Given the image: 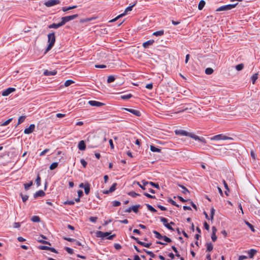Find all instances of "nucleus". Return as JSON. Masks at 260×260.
Listing matches in <instances>:
<instances>
[{"label":"nucleus","instance_id":"nucleus-1","mask_svg":"<svg viewBox=\"0 0 260 260\" xmlns=\"http://www.w3.org/2000/svg\"><path fill=\"white\" fill-rule=\"evenodd\" d=\"M48 42L49 44L45 51V53H46L52 49L55 42V36L54 32L50 33L48 35Z\"/></svg>","mask_w":260,"mask_h":260},{"label":"nucleus","instance_id":"nucleus-2","mask_svg":"<svg viewBox=\"0 0 260 260\" xmlns=\"http://www.w3.org/2000/svg\"><path fill=\"white\" fill-rule=\"evenodd\" d=\"M111 234L110 232H103L102 231H97L95 233L96 236L98 238H101L102 239H104V238L107 237V239L112 240L116 235L115 234L109 236Z\"/></svg>","mask_w":260,"mask_h":260},{"label":"nucleus","instance_id":"nucleus-3","mask_svg":"<svg viewBox=\"0 0 260 260\" xmlns=\"http://www.w3.org/2000/svg\"><path fill=\"white\" fill-rule=\"evenodd\" d=\"M237 4L238 3L222 6L218 8L216 10V11H227L231 10L232 9L234 8L237 5Z\"/></svg>","mask_w":260,"mask_h":260},{"label":"nucleus","instance_id":"nucleus-4","mask_svg":"<svg viewBox=\"0 0 260 260\" xmlns=\"http://www.w3.org/2000/svg\"><path fill=\"white\" fill-rule=\"evenodd\" d=\"M211 140H233L231 137H227L223 135L222 134H219L217 135L214 136L210 138Z\"/></svg>","mask_w":260,"mask_h":260},{"label":"nucleus","instance_id":"nucleus-5","mask_svg":"<svg viewBox=\"0 0 260 260\" xmlns=\"http://www.w3.org/2000/svg\"><path fill=\"white\" fill-rule=\"evenodd\" d=\"M78 16V14H74V15H71V16L63 17L61 18V21L63 25H64L67 22L77 18Z\"/></svg>","mask_w":260,"mask_h":260},{"label":"nucleus","instance_id":"nucleus-6","mask_svg":"<svg viewBox=\"0 0 260 260\" xmlns=\"http://www.w3.org/2000/svg\"><path fill=\"white\" fill-rule=\"evenodd\" d=\"M135 5V4H134V5H132V6H128V7H127V8L125 9V11H124V13H122V14H120V15H118V16H117L116 18H115L114 19H112V20H110V22H114V21H116L118 19H119V18H120V17H121L127 14V13L128 12H129V11H131L132 10V8H133V7Z\"/></svg>","mask_w":260,"mask_h":260},{"label":"nucleus","instance_id":"nucleus-7","mask_svg":"<svg viewBox=\"0 0 260 260\" xmlns=\"http://www.w3.org/2000/svg\"><path fill=\"white\" fill-rule=\"evenodd\" d=\"M175 133L177 135L188 136L191 138L193 133H190L183 129H177L175 131Z\"/></svg>","mask_w":260,"mask_h":260},{"label":"nucleus","instance_id":"nucleus-8","mask_svg":"<svg viewBox=\"0 0 260 260\" xmlns=\"http://www.w3.org/2000/svg\"><path fill=\"white\" fill-rule=\"evenodd\" d=\"M60 3L59 0H49L45 3V5L47 7H50Z\"/></svg>","mask_w":260,"mask_h":260},{"label":"nucleus","instance_id":"nucleus-9","mask_svg":"<svg viewBox=\"0 0 260 260\" xmlns=\"http://www.w3.org/2000/svg\"><path fill=\"white\" fill-rule=\"evenodd\" d=\"M35 128V125L34 124H31L29 125V126L27 128H26L24 131V133L25 134H30L32 133Z\"/></svg>","mask_w":260,"mask_h":260},{"label":"nucleus","instance_id":"nucleus-10","mask_svg":"<svg viewBox=\"0 0 260 260\" xmlns=\"http://www.w3.org/2000/svg\"><path fill=\"white\" fill-rule=\"evenodd\" d=\"M122 109L124 110L125 111H128L137 116H141V113L138 110L133 109H128V108H123Z\"/></svg>","mask_w":260,"mask_h":260},{"label":"nucleus","instance_id":"nucleus-11","mask_svg":"<svg viewBox=\"0 0 260 260\" xmlns=\"http://www.w3.org/2000/svg\"><path fill=\"white\" fill-rule=\"evenodd\" d=\"M16 90L15 88L12 87H9L6 90H4L2 92V95L6 96L9 95L11 93L15 91Z\"/></svg>","mask_w":260,"mask_h":260},{"label":"nucleus","instance_id":"nucleus-12","mask_svg":"<svg viewBox=\"0 0 260 260\" xmlns=\"http://www.w3.org/2000/svg\"><path fill=\"white\" fill-rule=\"evenodd\" d=\"M88 104L91 106L101 107L105 105L104 103L96 101H89Z\"/></svg>","mask_w":260,"mask_h":260},{"label":"nucleus","instance_id":"nucleus-13","mask_svg":"<svg viewBox=\"0 0 260 260\" xmlns=\"http://www.w3.org/2000/svg\"><path fill=\"white\" fill-rule=\"evenodd\" d=\"M191 138L196 140L200 141V142L203 143L204 144L206 143V141L205 138H204L203 137L200 138L199 136L194 135V134H192V135L191 136Z\"/></svg>","mask_w":260,"mask_h":260},{"label":"nucleus","instance_id":"nucleus-14","mask_svg":"<svg viewBox=\"0 0 260 260\" xmlns=\"http://www.w3.org/2000/svg\"><path fill=\"white\" fill-rule=\"evenodd\" d=\"M142 182L144 185H146L149 184L151 186L154 187L155 188H159V185L158 183H154L152 182H148L145 180H142Z\"/></svg>","mask_w":260,"mask_h":260},{"label":"nucleus","instance_id":"nucleus-15","mask_svg":"<svg viewBox=\"0 0 260 260\" xmlns=\"http://www.w3.org/2000/svg\"><path fill=\"white\" fill-rule=\"evenodd\" d=\"M45 193L44 191L42 190H39L37 191L34 194V198L36 199L38 197H43L45 196Z\"/></svg>","mask_w":260,"mask_h":260},{"label":"nucleus","instance_id":"nucleus-16","mask_svg":"<svg viewBox=\"0 0 260 260\" xmlns=\"http://www.w3.org/2000/svg\"><path fill=\"white\" fill-rule=\"evenodd\" d=\"M78 148L80 150L83 151L86 148V145L85 144V142L83 140L80 141L78 145Z\"/></svg>","mask_w":260,"mask_h":260},{"label":"nucleus","instance_id":"nucleus-17","mask_svg":"<svg viewBox=\"0 0 260 260\" xmlns=\"http://www.w3.org/2000/svg\"><path fill=\"white\" fill-rule=\"evenodd\" d=\"M154 42V41L153 40H150L143 43L142 46L144 48H147L149 46L153 45Z\"/></svg>","mask_w":260,"mask_h":260},{"label":"nucleus","instance_id":"nucleus-18","mask_svg":"<svg viewBox=\"0 0 260 260\" xmlns=\"http://www.w3.org/2000/svg\"><path fill=\"white\" fill-rule=\"evenodd\" d=\"M57 73V71L54 70V71H48L47 70H45L44 72V75L45 76H53L56 75Z\"/></svg>","mask_w":260,"mask_h":260},{"label":"nucleus","instance_id":"nucleus-19","mask_svg":"<svg viewBox=\"0 0 260 260\" xmlns=\"http://www.w3.org/2000/svg\"><path fill=\"white\" fill-rule=\"evenodd\" d=\"M63 24L61 22V21H60L59 23L56 24V23H52L50 25H49L48 26V27L49 28H57L60 26H63Z\"/></svg>","mask_w":260,"mask_h":260},{"label":"nucleus","instance_id":"nucleus-20","mask_svg":"<svg viewBox=\"0 0 260 260\" xmlns=\"http://www.w3.org/2000/svg\"><path fill=\"white\" fill-rule=\"evenodd\" d=\"M256 250L253 249H251L248 252V256L250 258H252L256 253Z\"/></svg>","mask_w":260,"mask_h":260},{"label":"nucleus","instance_id":"nucleus-21","mask_svg":"<svg viewBox=\"0 0 260 260\" xmlns=\"http://www.w3.org/2000/svg\"><path fill=\"white\" fill-rule=\"evenodd\" d=\"M84 191L86 194H88L90 192V184L88 183H85Z\"/></svg>","mask_w":260,"mask_h":260},{"label":"nucleus","instance_id":"nucleus-22","mask_svg":"<svg viewBox=\"0 0 260 260\" xmlns=\"http://www.w3.org/2000/svg\"><path fill=\"white\" fill-rule=\"evenodd\" d=\"M205 2L204 0H201L199 4L198 9L199 10H202L205 5Z\"/></svg>","mask_w":260,"mask_h":260},{"label":"nucleus","instance_id":"nucleus-23","mask_svg":"<svg viewBox=\"0 0 260 260\" xmlns=\"http://www.w3.org/2000/svg\"><path fill=\"white\" fill-rule=\"evenodd\" d=\"M206 251H211L213 250V245L211 243H206Z\"/></svg>","mask_w":260,"mask_h":260},{"label":"nucleus","instance_id":"nucleus-24","mask_svg":"<svg viewBox=\"0 0 260 260\" xmlns=\"http://www.w3.org/2000/svg\"><path fill=\"white\" fill-rule=\"evenodd\" d=\"M164 35V30H160L158 31H155L153 33V36H161Z\"/></svg>","mask_w":260,"mask_h":260},{"label":"nucleus","instance_id":"nucleus-25","mask_svg":"<svg viewBox=\"0 0 260 260\" xmlns=\"http://www.w3.org/2000/svg\"><path fill=\"white\" fill-rule=\"evenodd\" d=\"M150 150L152 152H160L161 150L158 148H156L153 145H150Z\"/></svg>","mask_w":260,"mask_h":260},{"label":"nucleus","instance_id":"nucleus-26","mask_svg":"<svg viewBox=\"0 0 260 260\" xmlns=\"http://www.w3.org/2000/svg\"><path fill=\"white\" fill-rule=\"evenodd\" d=\"M140 205H137L133 206L131 208L132 211H133L135 213H137L138 212V209L140 208Z\"/></svg>","mask_w":260,"mask_h":260},{"label":"nucleus","instance_id":"nucleus-27","mask_svg":"<svg viewBox=\"0 0 260 260\" xmlns=\"http://www.w3.org/2000/svg\"><path fill=\"white\" fill-rule=\"evenodd\" d=\"M153 233L155 234V237L159 240H161L163 238V236H162L159 232L156 231H153Z\"/></svg>","mask_w":260,"mask_h":260},{"label":"nucleus","instance_id":"nucleus-28","mask_svg":"<svg viewBox=\"0 0 260 260\" xmlns=\"http://www.w3.org/2000/svg\"><path fill=\"white\" fill-rule=\"evenodd\" d=\"M77 7V6H73L72 7H63L62 8V10L63 12H66L67 11H69V10H72V9H75Z\"/></svg>","mask_w":260,"mask_h":260},{"label":"nucleus","instance_id":"nucleus-29","mask_svg":"<svg viewBox=\"0 0 260 260\" xmlns=\"http://www.w3.org/2000/svg\"><path fill=\"white\" fill-rule=\"evenodd\" d=\"M133 96L132 94H127L125 95H122L121 96V99L124 100H128Z\"/></svg>","mask_w":260,"mask_h":260},{"label":"nucleus","instance_id":"nucleus-30","mask_svg":"<svg viewBox=\"0 0 260 260\" xmlns=\"http://www.w3.org/2000/svg\"><path fill=\"white\" fill-rule=\"evenodd\" d=\"M146 206L149 211H150L152 212H156L157 211L156 209H155L152 206H151L149 204H146Z\"/></svg>","mask_w":260,"mask_h":260},{"label":"nucleus","instance_id":"nucleus-31","mask_svg":"<svg viewBox=\"0 0 260 260\" xmlns=\"http://www.w3.org/2000/svg\"><path fill=\"white\" fill-rule=\"evenodd\" d=\"M31 221L35 222H38L40 221V218L38 216H33L31 218Z\"/></svg>","mask_w":260,"mask_h":260},{"label":"nucleus","instance_id":"nucleus-32","mask_svg":"<svg viewBox=\"0 0 260 260\" xmlns=\"http://www.w3.org/2000/svg\"><path fill=\"white\" fill-rule=\"evenodd\" d=\"M139 244H140L141 246H143L144 247H147V248L150 247V246L151 245V243H144V242H142V241L141 242H139Z\"/></svg>","mask_w":260,"mask_h":260},{"label":"nucleus","instance_id":"nucleus-33","mask_svg":"<svg viewBox=\"0 0 260 260\" xmlns=\"http://www.w3.org/2000/svg\"><path fill=\"white\" fill-rule=\"evenodd\" d=\"M115 77L114 76L111 75L108 77L107 82L108 83H110L114 82L115 81Z\"/></svg>","mask_w":260,"mask_h":260},{"label":"nucleus","instance_id":"nucleus-34","mask_svg":"<svg viewBox=\"0 0 260 260\" xmlns=\"http://www.w3.org/2000/svg\"><path fill=\"white\" fill-rule=\"evenodd\" d=\"M25 116H20L19 119H18V123H17V125L22 123V122H24V121L25 120Z\"/></svg>","mask_w":260,"mask_h":260},{"label":"nucleus","instance_id":"nucleus-35","mask_svg":"<svg viewBox=\"0 0 260 260\" xmlns=\"http://www.w3.org/2000/svg\"><path fill=\"white\" fill-rule=\"evenodd\" d=\"M245 224L250 229V230L254 232H255V229L254 228V226L253 225H252L251 223H250L248 221H245Z\"/></svg>","mask_w":260,"mask_h":260},{"label":"nucleus","instance_id":"nucleus-36","mask_svg":"<svg viewBox=\"0 0 260 260\" xmlns=\"http://www.w3.org/2000/svg\"><path fill=\"white\" fill-rule=\"evenodd\" d=\"M117 186V183H114L112 184V185L110 187V188L109 189V192H112L116 189V187Z\"/></svg>","mask_w":260,"mask_h":260},{"label":"nucleus","instance_id":"nucleus-37","mask_svg":"<svg viewBox=\"0 0 260 260\" xmlns=\"http://www.w3.org/2000/svg\"><path fill=\"white\" fill-rule=\"evenodd\" d=\"M74 83V81H73L72 80H68L65 82L64 85L66 87H68Z\"/></svg>","mask_w":260,"mask_h":260},{"label":"nucleus","instance_id":"nucleus-38","mask_svg":"<svg viewBox=\"0 0 260 260\" xmlns=\"http://www.w3.org/2000/svg\"><path fill=\"white\" fill-rule=\"evenodd\" d=\"M213 72V70L211 68H208L205 70V73L207 75H211Z\"/></svg>","mask_w":260,"mask_h":260},{"label":"nucleus","instance_id":"nucleus-39","mask_svg":"<svg viewBox=\"0 0 260 260\" xmlns=\"http://www.w3.org/2000/svg\"><path fill=\"white\" fill-rule=\"evenodd\" d=\"M33 182L32 181H30L28 183H25L24 184V188L26 190H28V188L32 185Z\"/></svg>","mask_w":260,"mask_h":260},{"label":"nucleus","instance_id":"nucleus-40","mask_svg":"<svg viewBox=\"0 0 260 260\" xmlns=\"http://www.w3.org/2000/svg\"><path fill=\"white\" fill-rule=\"evenodd\" d=\"M179 186L182 188L183 189V190H182V193L183 194H186L187 193L189 192V191L183 185H179Z\"/></svg>","mask_w":260,"mask_h":260},{"label":"nucleus","instance_id":"nucleus-41","mask_svg":"<svg viewBox=\"0 0 260 260\" xmlns=\"http://www.w3.org/2000/svg\"><path fill=\"white\" fill-rule=\"evenodd\" d=\"M57 166H58V162H55L52 163L50 165L49 168L51 170H53L55 169L56 168H57Z\"/></svg>","mask_w":260,"mask_h":260},{"label":"nucleus","instance_id":"nucleus-42","mask_svg":"<svg viewBox=\"0 0 260 260\" xmlns=\"http://www.w3.org/2000/svg\"><path fill=\"white\" fill-rule=\"evenodd\" d=\"M257 75L258 74H254V75H253V76L251 77V81L252 82V83L253 84H254L255 83V81L257 80L258 77H257Z\"/></svg>","mask_w":260,"mask_h":260},{"label":"nucleus","instance_id":"nucleus-43","mask_svg":"<svg viewBox=\"0 0 260 260\" xmlns=\"http://www.w3.org/2000/svg\"><path fill=\"white\" fill-rule=\"evenodd\" d=\"M128 194L133 198H136L137 196H140L139 194L137 193L136 192L134 191H131L128 193Z\"/></svg>","mask_w":260,"mask_h":260},{"label":"nucleus","instance_id":"nucleus-44","mask_svg":"<svg viewBox=\"0 0 260 260\" xmlns=\"http://www.w3.org/2000/svg\"><path fill=\"white\" fill-rule=\"evenodd\" d=\"M159 219L161 222L163 223L164 226H165V224H166V223H168V219L164 217H160Z\"/></svg>","mask_w":260,"mask_h":260},{"label":"nucleus","instance_id":"nucleus-45","mask_svg":"<svg viewBox=\"0 0 260 260\" xmlns=\"http://www.w3.org/2000/svg\"><path fill=\"white\" fill-rule=\"evenodd\" d=\"M143 250L144 251H145V252H146L148 255H149L152 258H154L155 256V255L152 251H148L146 249H143Z\"/></svg>","mask_w":260,"mask_h":260},{"label":"nucleus","instance_id":"nucleus-46","mask_svg":"<svg viewBox=\"0 0 260 260\" xmlns=\"http://www.w3.org/2000/svg\"><path fill=\"white\" fill-rule=\"evenodd\" d=\"M244 68V64L243 63H240L236 66V69L237 71H241Z\"/></svg>","mask_w":260,"mask_h":260},{"label":"nucleus","instance_id":"nucleus-47","mask_svg":"<svg viewBox=\"0 0 260 260\" xmlns=\"http://www.w3.org/2000/svg\"><path fill=\"white\" fill-rule=\"evenodd\" d=\"M36 182L38 186H39L41 185V177H40L39 174L37 176Z\"/></svg>","mask_w":260,"mask_h":260},{"label":"nucleus","instance_id":"nucleus-48","mask_svg":"<svg viewBox=\"0 0 260 260\" xmlns=\"http://www.w3.org/2000/svg\"><path fill=\"white\" fill-rule=\"evenodd\" d=\"M65 250L68 253H69L70 254H72L74 253L73 250L70 247H65Z\"/></svg>","mask_w":260,"mask_h":260},{"label":"nucleus","instance_id":"nucleus-49","mask_svg":"<svg viewBox=\"0 0 260 260\" xmlns=\"http://www.w3.org/2000/svg\"><path fill=\"white\" fill-rule=\"evenodd\" d=\"M13 118H10L4 122L3 123L1 124L2 126H6L9 124L12 120Z\"/></svg>","mask_w":260,"mask_h":260},{"label":"nucleus","instance_id":"nucleus-50","mask_svg":"<svg viewBox=\"0 0 260 260\" xmlns=\"http://www.w3.org/2000/svg\"><path fill=\"white\" fill-rule=\"evenodd\" d=\"M215 213V209L213 207L211 209L210 219L211 220L213 219L214 215Z\"/></svg>","mask_w":260,"mask_h":260},{"label":"nucleus","instance_id":"nucleus-51","mask_svg":"<svg viewBox=\"0 0 260 260\" xmlns=\"http://www.w3.org/2000/svg\"><path fill=\"white\" fill-rule=\"evenodd\" d=\"M165 242L170 243L172 242V240L166 236H163L162 239Z\"/></svg>","mask_w":260,"mask_h":260},{"label":"nucleus","instance_id":"nucleus-52","mask_svg":"<svg viewBox=\"0 0 260 260\" xmlns=\"http://www.w3.org/2000/svg\"><path fill=\"white\" fill-rule=\"evenodd\" d=\"M168 202L174 206L179 207V205L176 203V202H175L171 199H169Z\"/></svg>","mask_w":260,"mask_h":260},{"label":"nucleus","instance_id":"nucleus-53","mask_svg":"<svg viewBox=\"0 0 260 260\" xmlns=\"http://www.w3.org/2000/svg\"><path fill=\"white\" fill-rule=\"evenodd\" d=\"M21 196L22 197V200L23 202H26L28 199V196L27 195H23L22 193H21Z\"/></svg>","mask_w":260,"mask_h":260},{"label":"nucleus","instance_id":"nucleus-54","mask_svg":"<svg viewBox=\"0 0 260 260\" xmlns=\"http://www.w3.org/2000/svg\"><path fill=\"white\" fill-rule=\"evenodd\" d=\"M75 203L74 201H67L64 202V205H73Z\"/></svg>","mask_w":260,"mask_h":260},{"label":"nucleus","instance_id":"nucleus-55","mask_svg":"<svg viewBox=\"0 0 260 260\" xmlns=\"http://www.w3.org/2000/svg\"><path fill=\"white\" fill-rule=\"evenodd\" d=\"M144 195L150 199H155V197L154 196H152L146 192L144 193Z\"/></svg>","mask_w":260,"mask_h":260},{"label":"nucleus","instance_id":"nucleus-56","mask_svg":"<svg viewBox=\"0 0 260 260\" xmlns=\"http://www.w3.org/2000/svg\"><path fill=\"white\" fill-rule=\"evenodd\" d=\"M121 204L119 201H114L113 202V206L114 207H117L120 206Z\"/></svg>","mask_w":260,"mask_h":260},{"label":"nucleus","instance_id":"nucleus-57","mask_svg":"<svg viewBox=\"0 0 260 260\" xmlns=\"http://www.w3.org/2000/svg\"><path fill=\"white\" fill-rule=\"evenodd\" d=\"M80 162L84 168L86 167L87 162L84 159H81L80 160Z\"/></svg>","mask_w":260,"mask_h":260},{"label":"nucleus","instance_id":"nucleus-58","mask_svg":"<svg viewBox=\"0 0 260 260\" xmlns=\"http://www.w3.org/2000/svg\"><path fill=\"white\" fill-rule=\"evenodd\" d=\"M165 226L169 230L171 231H174V229L170 225V224L169 223H166V224H165Z\"/></svg>","mask_w":260,"mask_h":260},{"label":"nucleus","instance_id":"nucleus-59","mask_svg":"<svg viewBox=\"0 0 260 260\" xmlns=\"http://www.w3.org/2000/svg\"><path fill=\"white\" fill-rule=\"evenodd\" d=\"M211 239L213 242H215L217 240V237L216 236V233H212Z\"/></svg>","mask_w":260,"mask_h":260},{"label":"nucleus","instance_id":"nucleus-60","mask_svg":"<svg viewBox=\"0 0 260 260\" xmlns=\"http://www.w3.org/2000/svg\"><path fill=\"white\" fill-rule=\"evenodd\" d=\"M63 239L65 240H67V241H68L69 242H74V241H76V239H73V238H71L64 237Z\"/></svg>","mask_w":260,"mask_h":260},{"label":"nucleus","instance_id":"nucleus-61","mask_svg":"<svg viewBox=\"0 0 260 260\" xmlns=\"http://www.w3.org/2000/svg\"><path fill=\"white\" fill-rule=\"evenodd\" d=\"M39 249H41V250H49V247H48V246H40L39 247Z\"/></svg>","mask_w":260,"mask_h":260},{"label":"nucleus","instance_id":"nucleus-62","mask_svg":"<svg viewBox=\"0 0 260 260\" xmlns=\"http://www.w3.org/2000/svg\"><path fill=\"white\" fill-rule=\"evenodd\" d=\"M97 219H98L97 217H90L89 218V220L91 222H95L96 221V220H97Z\"/></svg>","mask_w":260,"mask_h":260},{"label":"nucleus","instance_id":"nucleus-63","mask_svg":"<svg viewBox=\"0 0 260 260\" xmlns=\"http://www.w3.org/2000/svg\"><path fill=\"white\" fill-rule=\"evenodd\" d=\"M250 155L252 157L253 159H255L256 158V154L254 151L251 150L250 152Z\"/></svg>","mask_w":260,"mask_h":260},{"label":"nucleus","instance_id":"nucleus-64","mask_svg":"<svg viewBox=\"0 0 260 260\" xmlns=\"http://www.w3.org/2000/svg\"><path fill=\"white\" fill-rule=\"evenodd\" d=\"M247 258V257L245 255H241L239 257L238 260H245Z\"/></svg>","mask_w":260,"mask_h":260}]
</instances>
